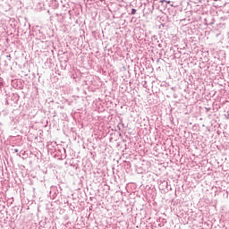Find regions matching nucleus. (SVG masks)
Segmentation results:
<instances>
[{
    "instance_id": "f257e3e1",
    "label": "nucleus",
    "mask_w": 229,
    "mask_h": 229,
    "mask_svg": "<svg viewBox=\"0 0 229 229\" xmlns=\"http://www.w3.org/2000/svg\"><path fill=\"white\" fill-rule=\"evenodd\" d=\"M135 13H137V10L136 9H131V15H135Z\"/></svg>"
},
{
    "instance_id": "f03ea898",
    "label": "nucleus",
    "mask_w": 229,
    "mask_h": 229,
    "mask_svg": "<svg viewBox=\"0 0 229 229\" xmlns=\"http://www.w3.org/2000/svg\"><path fill=\"white\" fill-rule=\"evenodd\" d=\"M166 3L169 4L171 2L168 1V2H166Z\"/></svg>"
}]
</instances>
